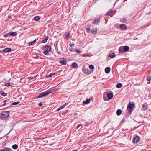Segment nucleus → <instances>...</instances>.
Segmentation results:
<instances>
[{
    "mask_svg": "<svg viewBox=\"0 0 151 151\" xmlns=\"http://www.w3.org/2000/svg\"><path fill=\"white\" fill-rule=\"evenodd\" d=\"M82 70L83 72L86 74H91L93 72V70H89L88 68V65H84L82 68Z\"/></svg>",
    "mask_w": 151,
    "mask_h": 151,
    "instance_id": "f257e3e1",
    "label": "nucleus"
},
{
    "mask_svg": "<svg viewBox=\"0 0 151 151\" xmlns=\"http://www.w3.org/2000/svg\"><path fill=\"white\" fill-rule=\"evenodd\" d=\"M9 112L8 111H4L0 113V116L2 118H7L9 115Z\"/></svg>",
    "mask_w": 151,
    "mask_h": 151,
    "instance_id": "f03ea898",
    "label": "nucleus"
},
{
    "mask_svg": "<svg viewBox=\"0 0 151 151\" xmlns=\"http://www.w3.org/2000/svg\"><path fill=\"white\" fill-rule=\"evenodd\" d=\"M52 91L51 90H47L45 92L42 93L38 96L39 98L45 96L51 93Z\"/></svg>",
    "mask_w": 151,
    "mask_h": 151,
    "instance_id": "7ed1b4c3",
    "label": "nucleus"
},
{
    "mask_svg": "<svg viewBox=\"0 0 151 151\" xmlns=\"http://www.w3.org/2000/svg\"><path fill=\"white\" fill-rule=\"evenodd\" d=\"M134 106V104H132L130 101H129V104L127 107V109L128 110V112L130 113L132 112L131 109L133 108Z\"/></svg>",
    "mask_w": 151,
    "mask_h": 151,
    "instance_id": "20e7f679",
    "label": "nucleus"
},
{
    "mask_svg": "<svg viewBox=\"0 0 151 151\" xmlns=\"http://www.w3.org/2000/svg\"><path fill=\"white\" fill-rule=\"evenodd\" d=\"M51 46H48L47 48L43 52L45 55H46L48 52L51 51Z\"/></svg>",
    "mask_w": 151,
    "mask_h": 151,
    "instance_id": "39448f33",
    "label": "nucleus"
},
{
    "mask_svg": "<svg viewBox=\"0 0 151 151\" xmlns=\"http://www.w3.org/2000/svg\"><path fill=\"white\" fill-rule=\"evenodd\" d=\"M113 94L111 93H108L107 94V97L109 99H110L112 98L113 97Z\"/></svg>",
    "mask_w": 151,
    "mask_h": 151,
    "instance_id": "423d86ee",
    "label": "nucleus"
},
{
    "mask_svg": "<svg viewBox=\"0 0 151 151\" xmlns=\"http://www.w3.org/2000/svg\"><path fill=\"white\" fill-rule=\"evenodd\" d=\"M139 137L138 136H136L133 139V141L134 142L137 143L138 141L139 140Z\"/></svg>",
    "mask_w": 151,
    "mask_h": 151,
    "instance_id": "0eeeda50",
    "label": "nucleus"
},
{
    "mask_svg": "<svg viewBox=\"0 0 151 151\" xmlns=\"http://www.w3.org/2000/svg\"><path fill=\"white\" fill-rule=\"evenodd\" d=\"M11 51V48H6L4 49L3 50V51L5 52H9Z\"/></svg>",
    "mask_w": 151,
    "mask_h": 151,
    "instance_id": "6e6552de",
    "label": "nucleus"
},
{
    "mask_svg": "<svg viewBox=\"0 0 151 151\" xmlns=\"http://www.w3.org/2000/svg\"><path fill=\"white\" fill-rule=\"evenodd\" d=\"M71 66L73 68H77L78 67V65L76 62H73Z\"/></svg>",
    "mask_w": 151,
    "mask_h": 151,
    "instance_id": "1a4fd4ad",
    "label": "nucleus"
},
{
    "mask_svg": "<svg viewBox=\"0 0 151 151\" xmlns=\"http://www.w3.org/2000/svg\"><path fill=\"white\" fill-rule=\"evenodd\" d=\"M91 99L90 98L87 99L85 101L83 102V104L84 105H85L89 103Z\"/></svg>",
    "mask_w": 151,
    "mask_h": 151,
    "instance_id": "9d476101",
    "label": "nucleus"
},
{
    "mask_svg": "<svg viewBox=\"0 0 151 151\" xmlns=\"http://www.w3.org/2000/svg\"><path fill=\"white\" fill-rule=\"evenodd\" d=\"M110 70L109 67H107L105 69V72L106 73H108L110 72Z\"/></svg>",
    "mask_w": 151,
    "mask_h": 151,
    "instance_id": "9b49d317",
    "label": "nucleus"
},
{
    "mask_svg": "<svg viewBox=\"0 0 151 151\" xmlns=\"http://www.w3.org/2000/svg\"><path fill=\"white\" fill-rule=\"evenodd\" d=\"M59 63L63 65H66L67 64V62L65 60H63L59 61Z\"/></svg>",
    "mask_w": 151,
    "mask_h": 151,
    "instance_id": "f8f14e48",
    "label": "nucleus"
},
{
    "mask_svg": "<svg viewBox=\"0 0 151 151\" xmlns=\"http://www.w3.org/2000/svg\"><path fill=\"white\" fill-rule=\"evenodd\" d=\"M120 27L121 28L123 29H125L127 28V27L126 25L124 24H121L120 25Z\"/></svg>",
    "mask_w": 151,
    "mask_h": 151,
    "instance_id": "ddd939ff",
    "label": "nucleus"
},
{
    "mask_svg": "<svg viewBox=\"0 0 151 151\" xmlns=\"http://www.w3.org/2000/svg\"><path fill=\"white\" fill-rule=\"evenodd\" d=\"M0 151H11V150L9 148H6L0 150Z\"/></svg>",
    "mask_w": 151,
    "mask_h": 151,
    "instance_id": "4468645a",
    "label": "nucleus"
},
{
    "mask_svg": "<svg viewBox=\"0 0 151 151\" xmlns=\"http://www.w3.org/2000/svg\"><path fill=\"white\" fill-rule=\"evenodd\" d=\"M124 51L127 52L129 49V47L127 46H124Z\"/></svg>",
    "mask_w": 151,
    "mask_h": 151,
    "instance_id": "2eb2a0df",
    "label": "nucleus"
},
{
    "mask_svg": "<svg viewBox=\"0 0 151 151\" xmlns=\"http://www.w3.org/2000/svg\"><path fill=\"white\" fill-rule=\"evenodd\" d=\"M9 35L14 36L16 35L17 34L15 32H9Z\"/></svg>",
    "mask_w": 151,
    "mask_h": 151,
    "instance_id": "dca6fc26",
    "label": "nucleus"
},
{
    "mask_svg": "<svg viewBox=\"0 0 151 151\" xmlns=\"http://www.w3.org/2000/svg\"><path fill=\"white\" fill-rule=\"evenodd\" d=\"M122 113V111L121 110L119 109L117 110L116 112L117 115L118 116L120 115Z\"/></svg>",
    "mask_w": 151,
    "mask_h": 151,
    "instance_id": "f3484780",
    "label": "nucleus"
},
{
    "mask_svg": "<svg viewBox=\"0 0 151 151\" xmlns=\"http://www.w3.org/2000/svg\"><path fill=\"white\" fill-rule=\"evenodd\" d=\"M119 50L120 52H123L124 51V47L122 46L120 47L119 49Z\"/></svg>",
    "mask_w": 151,
    "mask_h": 151,
    "instance_id": "a211bd4d",
    "label": "nucleus"
},
{
    "mask_svg": "<svg viewBox=\"0 0 151 151\" xmlns=\"http://www.w3.org/2000/svg\"><path fill=\"white\" fill-rule=\"evenodd\" d=\"M120 20L122 22L124 23L127 20L126 17L122 18Z\"/></svg>",
    "mask_w": 151,
    "mask_h": 151,
    "instance_id": "6ab92c4d",
    "label": "nucleus"
},
{
    "mask_svg": "<svg viewBox=\"0 0 151 151\" xmlns=\"http://www.w3.org/2000/svg\"><path fill=\"white\" fill-rule=\"evenodd\" d=\"M48 36H46L45 37V39L42 41V42L43 43L46 42H47V40H48Z\"/></svg>",
    "mask_w": 151,
    "mask_h": 151,
    "instance_id": "aec40b11",
    "label": "nucleus"
},
{
    "mask_svg": "<svg viewBox=\"0 0 151 151\" xmlns=\"http://www.w3.org/2000/svg\"><path fill=\"white\" fill-rule=\"evenodd\" d=\"M113 11L112 10H111L110 11H109L106 14L107 16H108L109 15H110V16H111L110 14L112 13L113 12Z\"/></svg>",
    "mask_w": 151,
    "mask_h": 151,
    "instance_id": "412c9836",
    "label": "nucleus"
},
{
    "mask_svg": "<svg viewBox=\"0 0 151 151\" xmlns=\"http://www.w3.org/2000/svg\"><path fill=\"white\" fill-rule=\"evenodd\" d=\"M115 56V55L114 53H112L111 54H109V56L111 58H113Z\"/></svg>",
    "mask_w": 151,
    "mask_h": 151,
    "instance_id": "4be33fe9",
    "label": "nucleus"
},
{
    "mask_svg": "<svg viewBox=\"0 0 151 151\" xmlns=\"http://www.w3.org/2000/svg\"><path fill=\"white\" fill-rule=\"evenodd\" d=\"M18 147V146L17 144H14L12 146V148L15 149H17Z\"/></svg>",
    "mask_w": 151,
    "mask_h": 151,
    "instance_id": "5701e85b",
    "label": "nucleus"
},
{
    "mask_svg": "<svg viewBox=\"0 0 151 151\" xmlns=\"http://www.w3.org/2000/svg\"><path fill=\"white\" fill-rule=\"evenodd\" d=\"M147 107V105L146 104H144L142 105V109L143 110L146 109Z\"/></svg>",
    "mask_w": 151,
    "mask_h": 151,
    "instance_id": "b1692460",
    "label": "nucleus"
},
{
    "mask_svg": "<svg viewBox=\"0 0 151 151\" xmlns=\"http://www.w3.org/2000/svg\"><path fill=\"white\" fill-rule=\"evenodd\" d=\"M65 35L67 39H68L69 37L70 33L68 32H66L65 33Z\"/></svg>",
    "mask_w": 151,
    "mask_h": 151,
    "instance_id": "393cba45",
    "label": "nucleus"
},
{
    "mask_svg": "<svg viewBox=\"0 0 151 151\" xmlns=\"http://www.w3.org/2000/svg\"><path fill=\"white\" fill-rule=\"evenodd\" d=\"M122 85L121 83H119L116 85V86L117 88H119L122 87Z\"/></svg>",
    "mask_w": 151,
    "mask_h": 151,
    "instance_id": "a878e982",
    "label": "nucleus"
},
{
    "mask_svg": "<svg viewBox=\"0 0 151 151\" xmlns=\"http://www.w3.org/2000/svg\"><path fill=\"white\" fill-rule=\"evenodd\" d=\"M40 17L38 16H35L34 17V19L35 21H38L40 19Z\"/></svg>",
    "mask_w": 151,
    "mask_h": 151,
    "instance_id": "bb28decb",
    "label": "nucleus"
},
{
    "mask_svg": "<svg viewBox=\"0 0 151 151\" xmlns=\"http://www.w3.org/2000/svg\"><path fill=\"white\" fill-rule=\"evenodd\" d=\"M89 68L91 69V70H93V69L94 68V66L92 65H90L89 66Z\"/></svg>",
    "mask_w": 151,
    "mask_h": 151,
    "instance_id": "cd10ccee",
    "label": "nucleus"
},
{
    "mask_svg": "<svg viewBox=\"0 0 151 151\" xmlns=\"http://www.w3.org/2000/svg\"><path fill=\"white\" fill-rule=\"evenodd\" d=\"M64 108V106H63V105L62 106H60V107L58 108L57 109V111H59L63 109Z\"/></svg>",
    "mask_w": 151,
    "mask_h": 151,
    "instance_id": "c85d7f7f",
    "label": "nucleus"
},
{
    "mask_svg": "<svg viewBox=\"0 0 151 151\" xmlns=\"http://www.w3.org/2000/svg\"><path fill=\"white\" fill-rule=\"evenodd\" d=\"M36 41V40L35 39L33 41L29 42V45H32Z\"/></svg>",
    "mask_w": 151,
    "mask_h": 151,
    "instance_id": "c756f323",
    "label": "nucleus"
},
{
    "mask_svg": "<svg viewBox=\"0 0 151 151\" xmlns=\"http://www.w3.org/2000/svg\"><path fill=\"white\" fill-rule=\"evenodd\" d=\"M100 21V19H95V24L98 23Z\"/></svg>",
    "mask_w": 151,
    "mask_h": 151,
    "instance_id": "7c9ffc66",
    "label": "nucleus"
},
{
    "mask_svg": "<svg viewBox=\"0 0 151 151\" xmlns=\"http://www.w3.org/2000/svg\"><path fill=\"white\" fill-rule=\"evenodd\" d=\"M82 56L83 57H87V56H90V55L88 54H84L82 55Z\"/></svg>",
    "mask_w": 151,
    "mask_h": 151,
    "instance_id": "2f4dec72",
    "label": "nucleus"
},
{
    "mask_svg": "<svg viewBox=\"0 0 151 151\" xmlns=\"http://www.w3.org/2000/svg\"><path fill=\"white\" fill-rule=\"evenodd\" d=\"M9 35V33L7 34H6L4 35V37H6Z\"/></svg>",
    "mask_w": 151,
    "mask_h": 151,
    "instance_id": "473e14b6",
    "label": "nucleus"
},
{
    "mask_svg": "<svg viewBox=\"0 0 151 151\" xmlns=\"http://www.w3.org/2000/svg\"><path fill=\"white\" fill-rule=\"evenodd\" d=\"M19 102H14L12 104V105H15L18 104L19 103Z\"/></svg>",
    "mask_w": 151,
    "mask_h": 151,
    "instance_id": "72a5a7b5",
    "label": "nucleus"
},
{
    "mask_svg": "<svg viewBox=\"0 0 151 151\" xmlns=\"http://www.w3.org/2000/svg\"><path fill=\"white\" fill-rule=\"evenodd\" d=\"M55 74V73H51L48 75L47 77H51L53 75H54Z\"/></svg>",
    "mask_w": 151,
    "mask_h": 151,
    "instance_id": "f704fd0d",
    "label": "nucleus"
},
{
    "mask_svg": "<svg viewBox=\"0 0 151 151\" xmlns=\"http://www.w3.org/2000/svg\"><path fill=\"white\" fill-rule=\"evenodd\" d=\"M103 99L105 101H107L108 100V99L106 98L104 95L103 96Z\"/></svg>",
    "mask_w": 151,
    "mask_h": 151,
    "instance_id": "c9c22d12",
    "label": "nucleus"
},
{
    "mask_svg": "<svg viewBox=\"0 0 151 151\" xmlns=\"http://www.w3.org/2000/svg\"><path fill=\"white\" fill-rule=\"evenodd\" d=\"M7 101H8V100H5L4 101H3V102L4 103L3 104V105L4 106H5V104H6V103H7Z\"/></svg>",
    "mask_w": 151,
    "mask_h": 151,
    "instance_id": "e433bc0d",
    "label": "nucleus"
},
{
    "mask_svg": "<svg viewBox=\"0 0 151 151\" xmlns=\"http://www.w3.org/2000/svg\"><path fill=\"white\" fill-rule=\"evenodd\" d=\"M10 85V83H5V86H9Z\"/></svg>",
    "mask_w": 151,
    "mask_h": 151,
    "instance_id": "4c0bfd02",
    "label": "nucleus"
},
{
    "mask_svg": "<svg viewBox=\"0 0 151 151\" xmlns=\"http://www.w3.org/2000/svg\"><path fill=\"white\" fill-rule=\"evenodd\" d=\"M76 52L78 53H79L80 52V51L79 49H76Z\"/></svg>",
    "mask_w": 151,
    "mask_h": 151,
    "instance_id": "58836bf2",
    "label": "nucleus"
},
{
    "mask_svg": "<svg viewBox=\"0 0 151 151\" xmlns=\"http://www.w3.org/2000/svg\"><path fill=\"white\" fill-rule=\"evenodd\" d=\"M81 124H80L78 125L77 127L76 128L78 129V128L80 127L81 126Z\"/></svg>",
    "mask_w": 151,
    "mask_h": 151,
    "instance_id": "ea45409f",
    "label": "nucleus"
},
{
    "mask_svg": "<svg viewBox=\"0 0 151 151\" xmlns=\"http://www.w3.org/2000/svg\"><path fill=\"white\" fill-rule=\"evenodd\" d=\"M1 94H2V95H3L4 96H6V93L4 92H3L2 93H1Z\"/></svg>",
    "mask_w": 151,
    "mask_h": 151,
    "instance_id": "a19ab883",
    "label": "nucleus"
},
{
    "mask_svg": "<svg viewBox=\"0 0 151 151\" xmlns=\"http://www.w3.org/2000/svg\"><path fill=\"white\" fill-rule=\"evenodd\" d=\"M151 80V77H148L147 78V80L150 81Z\"/></svg>",
    "mask_w": 151,
    "mask_h": 151,
    "instance_id": "79ce46f5",
    "label": "nucleus"
},
{
    "mask_svg": "<svg viewBox=\"0 0 151 151\" xmlns=\"http://www.w3.org/2000/svg\"><path fill=\"white\" fill-rule=\"evenodd\" d=\"M86 30L87 31H88V32H89L90 30V28H87L86 29Z\"/></svg>",
    "mask_w": 151,
    "mask_h": 151,
    "instance_id": "37998d69",
    "label": "nucleus"
},
{
    "mask_svg": "<svg viewBox=\"0 0 151 151\" xmlns=\"http://www.w3.org/2000/svg\"><path fill=\"white\" fill-rule=\"evenodd\" d=\"M42 102H40L39 104V105L41 106H42Z\"/></svg>",
    "mask_w": 151,
    "mask_h": 151,
    "instance_id": "c03bdc74",
    "label": "nucleus"
},
{
    "mask_svg": "<svg viewBox=\"0 0 151 151\" xmlns=\"http://www.w3.org/2000/svg\"><path fill=\"white\" fill-rule=\"evenodd\" d=\"M68 104V103H66L65 104L63 105V106H64V107H65V106H66Z\"/></svg>",
    "mask_w": 151,
    "mask_h": 151,
    "instance_id": "a18cd8bd",
    "label": "nucleus"
},
{
    "mask_svg": "<svg viewBox=\"0 0 151 151\" xmlns=\"http://www.w3.org/2000/svg\"><path fill=\"white\" fill-rule=\"evenodd\" d=\"M74 45V44H71L70 45V46L72 47Z\"/></svg>",
    "mask_w": 151,
    "mask_h": 151,
    "instance_id": "49530a36",
    "label": "nucleus"
},
{
    "mask_svg": "<svg viewBox=\"0 0 151 151\" xmlns=\"http://www.w3.org/2000/svg\"><path fill=\"white\" fill-rule=\"evenodd\" d=\"M97 31V29H95V33H96V32Z\"/></svg>",
    "mask_w": 151,
    "mask_h": 151,
    "instance_id": "de8ad7c7",
    "label": "nucleus"
},
{
    "mask_svg": "<svg viewBox=\"0 0 151 151\" xmlns=\"http://www.w3.org/2000/svg\"><path fill=\"white\" fill-rule=\"evenodd\" d=\"M57 52L58 53H59V54H60V52H59V51H57Z\"/></svg>",
    "mask_w": 151,
    "mask_h": 151,
    "instance_id": "09e8293b",
    "label": "nucleus"
},
{
    "mask_svg": "<svg viewBox=\"0 0 151 151\" xmlns=\"http://www.w3.org/2000/svg\"><path fill=\"white\" fill-rule=\"evenodd\" d=\"M92 32L93 33H94V31H92Z\"/></svg>",
    "mask_w": 151,
    "mask_h": 151,
    "instance_id": "8fccbe9b",
    "label": "nucleus"
},
{
    "mask_svg": "<svg viewBox=\"0 0 151 151\" xmlns=\"http://www.w3.org/2000/svg\"><path fill=\"white\" fill-rule=\"evenodd\" d=\"M72 151H77L76 150H74Z\"/></svg>",
    "mask_w": 151,
    "mask_h": 151,
    "instance_id": "3c124183",
    "label": "nucleus"
},
{
    "mask_svg": "<svg viewBox=\"0 0 151 151\" xmlns=\"http://www.w3.org/2000/svg\"><path fill=\"white\" fill-rule=\"evenodd\" d=\"M150 82L149 81V82H148L147 83H148V84H150Z\"/></svg>",
    "mask_w": 151,
    "mask_h": 151,
    "instance_id": "603ef678",
    "label": "nucleus"
},
{
    "mask_svg": "<svg viewBox=\"0 0 151 151\" xmlns=\"http://www.w3.org/2000/svg\"><path fill=\"white\" fill-rule=\"evenodd\" d=\"M127 0H124V1H126Z\"/></svg>",
    "mask_w": 151,
    "mask_h": 151,
    "instance_id": "864d4df0",
    "label": "nucleus"
}]
</instances>
